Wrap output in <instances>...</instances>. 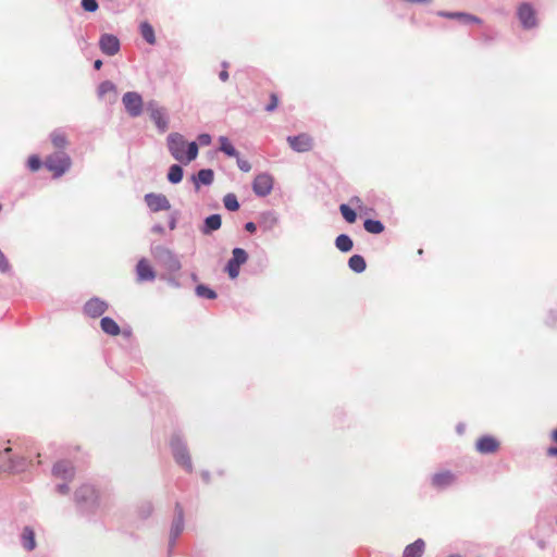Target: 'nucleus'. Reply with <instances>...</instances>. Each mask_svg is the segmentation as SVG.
<instances>
[{"instance_id": "31", "label": "nucleus", "mask_w": 557, "mask_h": 557, "mask_svg": "<svg viewBox=\"0 0 557 557\" xmlns=\"http://www.w3.org/2000/svg\"><path fill=\"white\" fill-rule=\"evenodd\" d=\"M455 20H457L458 22H460L463 25H470V24L481 25L483 23L480 17H478L476 15L467 13V12H457V17H455Z\"/></svg>"}, {"instance_id": "1", "label": "nucleus", "mask_w": 557, "mask_h": 557, "mask_svg": "<svg viewBox=\"0 0 557 557\" xmlns=\"http://www.w3.org/2000/svg\"><path fill=\"white\" fill-rule=\"evenodd\" d=\"M168 149L176 161L188 164L198 156V145L196 141L187 143L180 133H171L166 138Z\"/></svg>"}, {"instance_id": "3", "label": "nucleus", "mask_w": 557, "mask_h": 557, "mask_svg": "<svg viewBox=\"0 0 557 557\" xmlns=\"http://www.w3.org/2000/svg\"><path fill=\"white\" fill-rule=\"evenodd\" d=\"M72 161L70 156L64 151H57L46 158V168L53 173L54 177L62 176L71 168Z\"/></svg>"}, {"instance_id": "25", "label": "nucleus", "mask_w": 557, "mask_h": 557, "mask_svg": "<svg viewBox=\"0 0 557 557\" xmlns=\"http://www.w3.org/2000/svg\"><path fill=\"white\" fill-rule=\"evenodd\" d=\"M22 546L30 552L36 547L35 532L30 527H25L21 534Z\"/></svg>"}, {"instance_id": "17", "label": "nucleus", "mask_w": 557, "mask_h": 557, "mask_svg": "<svg viewBox=\"0 0 557 557\" xmlns=\"http://www.w3.org/2000/svg\"><path fill=\"white\" fill-rule=\"evenodd\" d=\"M475 448L483 455L493 454L499 448V442L491 435H484L476 441Z\"/></svg>"}, {"instance_id": "2", "label": "nucleus", "mask_w": 557, "mask_h": 557, "mask_svg": "<svg viewBox=\"0 0 557 557\" xmlns=\"http://www.w3.org/2000/svg\"><path fill=\"white\" fill-rule=\"evenodd\" d=\"M150 253L153 259L170 273L178 272L182 269L178 257L163 245L152 244Z\"/></svg>"}, {"instance_id": "59", "label": "nucleus", "mask_w": 557, "mask_h": 557, "mask_svg": "<svg viewBox=\"0 0 557 557\" xmlns=\"http://www.w3.org/2000/svg\"><path fill=\"white\" fill-rule=\"evenodd\" d=\"M448 557H462V556H460L458 554H453V555H449Z\"/></svg>"}, {"instance_id": "35", "label": "nucleus", "mask_w": 557, "mask_h": 557, "mask_svg": "<svg viewBox=\"0 0 557 557\" xmlns=\"http://www.w3.org/2000/svg\"><path fill=\"white\" fill-rule=\"evenodd\" d=\"M195 292H196V295L200 298H206V299H215L216 298V293L203 284L197 285Z\"/></svg>"}, {"instance_id": "29", "label": "nucleus", "mask_w": 557, "mask_h": 557, "mask_svg": "<svg viewBox=\"0 0 557 557\" xmlns=\"http://www.w3.org/2000/svg\"><path fill=\"white\" fill-rule=\"evenodd\" d=\"M220 143V151L225 153L228 157H238V151L235 149V147L231 144L227 137L220 136L219 137Z\"/></svg>"}, {"instance_id": "54", "label": "nucleus", "mask_w": 557, "mask_h": 557, "mask_svg": "<svg viewBox=\"0 0 557 557\" xmlns=\"http://www.w3.org/2000/svg\"><path fill=\"white\" fill-rule=\"evenodd\" d=\"M1 264H2V273H4L8 269V262L3 257H2Z\"/></svg>"}, {"instance_id": "24", "label": "nucleus", "mask_w": 557, "mask_h": 557, "mask_svg": "<svg viewBox=\"0 0 557 557\" xmlns=\"http://www.w3.org/2000/svg\"><path fill=\"white\" fill-rule=\"evenodd\" d=\"M425 548L423 540L418 539L413 543L407 545L404 549L403 557H421Z\"/></svg>"}, {"instance_id": "18", "label": "nucleus", "mask_w": 557, "mask_h": 557, "mask_svg": "<svg viewBox=\"0 0 557 557\" xmlns=\"http://www.w3.org/2000/svg\"><path fill=\"white\" fill-rule=\"evenodd\" d=\"M52 474L55 478L71 481L74 478V468L67 461H59L53 466Z\"/></svg>"}, {"instance_id": "8", "label": "nucleus", "mask_w": 557, "mask_h": 557, "mask_svg": "<svg viewBox=\"0 0 557 557\" xmlns=\"http://www.w3.org/2000/svg\"><path fill=\"white\" fill-rule=\"evenodd\" d=\"M146 110L149 112L151 120L156 124L160 133H164L169 127V119L163 108L156 101H149L146 104Z\"/></svg>"}, {"instance_id": "21", "label": "nucleus", "mask_w": 557, "mask_h": 557, "mask_svg": "<svg viewBox=\"0 0 557 557\" xmlns=\"http://www.w3.org/2000/svg\"><path fill=\"white\" fill-rule=\"evenodd\" d=\"M214 173L211 169H202L196 175L191 176L195 188L199 189L200 185L209 186L213 183Z\"/></svg>"}, {"instance_id": "4", "label": "nucleus", "mask_w": 557, "mask_h": 557, "mask_svg": "<svg viewBox=\"0 0 557 557\" xmlns=\"http://www.w3.org/2000/svg\"><path fill=\"white\" fill-rule=\"evenodd\" d=\"M170 444L175 461L186 471L191 472L193 463L185 442L178 435H174Z\"/></svg>"}, {"instance_id": "38", "label": "nucleus", "mask_w": 557, "mask_h": 557, "mask_svg": "<svg viewBox=\"0 0 557 557\" xmlns=\"http://www.w3.org/2000/svg\"><path fill=\"white\" fill-rule=\"evenodd\" d=\"M263 222L267 224V228H272L278 223V218L274 212H267L262 216Z\"/></svg>"}, {"instance_id": "13", "label": "nucleus", "mask_w": 557, "mask_h": 557, "mask_svg": "<svg viewBox=\"0 0 557 557\" xmlns=\"http://www.w3.org/2000/svg\"><path fill=\"white\" fill-rule=\"evenodd\" d=\"M517 14L523 28L530 29L537 25L535 11L529 3L520 4Z\"/></svg>"}, {"instance_id": "26", "label": "nucleus", "mask_w": 557, "mask_h": 557, "mask_svg": "<svg viewBox=\"0 0 557 557\" xmlns=\"http://www.w3.org/2000/svg\"><path fill=\"white\" fill-rule=\"evenodd\" d=\"M100 326L106 334L111 336H116L121 332L117 323L110 317H103L100 321Z\"/></svg>"}, {"instance_id": "48", "label": "nucleus", "mask_w": 557, "mask_h": 557, "mask_svg": "<svg viewBox=\"0 0 557 557\" xmlns=\"http://www.w3.org/2000/svg\"><path fill=\"white\" fill-rule=\"evenodd\" d=\"M55 490L59 494H62V495H66L70 492V487H69L67 483L58 484Z\"/></svg>"}, {"instance_id": "43", "label": "nucleus", "mask_w": 557, "mask_h": 557, "mask_svg": "<svg viewBox=\"0 0 557 557\" xmlns=\"http://www.w3.org/2000/svg\"><path fill=\"white\" fill-rule=\"evenodd\" d=\"M552 438L554 442L557 443V429H555L553 432H552ZM547 455L549 457H557V445L556 446H553V447H549L547 449Z\"/></svg>"}, {"instance_id": "55", "label": "nucleus", "mask_w": 557, "mask_h": 557, "mask_svg": "<svg viewBox=\"0 0 557 557\" xmlns=\"http://www.w3.org/2000/svg\"><path fill=\"white\" fill-rule=\"evenodd\" d=\"M102 65V62L100 60L95 61V69L98 70Z\"/></svg>"}, {"instance_id": "41", "label": "nucleus", "mask_w": 557, "mask_h": 557, "mask_svg": "<svg viewBox=\"0 0 557 557\" xmlns=\"http://www.w3.org/2000/svg\"><path fill=\"white\" fill-rule=\"evenodd\" d=\"M278 104V98L275 94H271L270 102L265 106V111L273 112Z\"/></svg>"}, {"instance_id": "58", "label": "nucleus", "mask_w": 557, "mask_h": 557, "mask_svg": "<svg viewBox=\"0 0 557 557\" xmlns=\"http://www.w3.org/2000/svg\"><path fill=\"white\" fill-rule=\"evenodd\" d=\"M539 546H540L541 548H544V547H545V543H544L543 541H540V542H539Z\"/></svg>"}, {"instance_id": "33", "label": "nucleus", "mask_w": 557, "mask_h": 557, "mask_svg": "<svg viewBox=\"0 0 557 557\" xmlns=\"http://www.w3.org/2000/svg\"><path fill=\"white\" fill-rule=\"evenodd\" d=\"M183 178V169L178 164H173L170 166L168 172V180L172 184H178Z\"/></svg>"}, {"instance_id": "14", "label": "nucleus", "mask_w": 557, "mask_h": 557, "mask_svg": "<svg viewBox=\"0 0 557 557\" xmlns=\"http://www.w3.org/2000/svg\"><path fill=\"white\" fill-rule=\"evenodd\" d=\"M145 202L152 212L170 210L171 203L163 194L149 193L145 195Z\"/></svg>"}, {"instance_id": "28", "label": "nucleus", "mask_w": 557, "mask_h": 557, "mask_svg": "<svg viewBox=\"0 0 557 557\" xmlns=\"http://www.w3.org/2000/svg\"><path fill=\"white\" fill-rule=\"evenodd\" d=\"M348 265H349L350 270L356 273H362L367 268L366 260L360 255L351 256L348 260Z\"/></svg>"}, {"instance_id": "49", "label": "nucleus", "mask_w": 557, "mask_h": 557, "mask_svg": "<svg viewBox=\"0 0 557 557\" xmlns=\"http://www.w3.org/2000/svg\"><path fill=\"white\" fill-rule=\"evenodd\" d=\"M349 205L357 208V209H361L362 207V200L355 196V197H351L350 200H349Z\"/></svg>"}, {"instance_id": "20", "label": "nucleus", "mask_w": 557, "mask_h": 557, "mask_svg": "<svg viewBox=\"0 0 557 557\" xmlns=\"http://www.w3.org/2000/svg\"><path fill=\"white\" fill-rule=\"evenodd\" d=\"M100 47L103 52L112 55L119 51L120 42L115 36L106 34L100 38Z\"/></svg>"}, {"instance_id": "53", "label": "nucleus", "mask_w": 557, "mask_h": 557, "mask_svg": "<svg viewBox=\"0 0 557 557\" xmlns=\"http://www.w3.org/2000/svg\"><path fill=\"white\" fill-rule=\"evenodd\" d=\"M166 281L169 282L170 285L174 286V287H178L180 286V283L173 278V277H166Z\"/></svg>"}, {"instance_id": "7", "label": "nucleus", "mask_w": 557, "mask_h": 557, "mask_svg": "<svg viewBox=\"0 0 557 557\" xmlns=\"http://www.w3.org/2000/svg\"><path fill=\"white\" fill-rule=\"evenodd\" d=\"M122 102L129 116L137 117L143 113L144 101L138 92H125L123 95Z\"/></svg>"}, {"instance_id": "57", "label": "nucleus", "mask_w": 557, "mask_h": 557, "mask_svg": "<svg viewBox=\"0 0 557 557\" xmlns=\"http://www.w3.org/2000/svg\"><path fill=\"white\" fill-rule=\"evenodd\" d=\"M463 429H465V426H463L462 424H459V425L457 426V431H458V433H460V434H461V433L463 432Z\"/></svg>"}, {"instance_id": "45", "label": "nucleus", "mask_w": 557, "mask_h": 557, "mask_svg": "<svg viewBox=\"0 0 557 557\" xmlns=\"http://www.w3.org/2000/svg\"><path fill=\"white\" fill-rule=\"evenodd\" d=\"M436 15L444 18L455 20V17H457V12L437 11Z\"/></svg>"}, {"instance_id": "56", "label": "nucleus", "mask_w": 557, "mask_h": 557, "mask_svg": "<svg viewBox=\"0 0 557 557\" xmlns=\"http://www.w3.org/2000/svg\"><path fill=\"white\" fill-rule=\"evenodd\" d=\"M202 479H203L206 482H209V473H208V472H202Z\"/></svg>"}, {"instance_id": "51", "label": "nucleus", "mask_w": 557, "mask_h": 557, "mask_svg": "<svg viewBox=\"0 0 557 557\" xmlns=\"http://www.w3.org/2000/svg\"><path fill=\"white\" fill-rule=\"evenodd\" d=\"M245 230H246L247 232H249V233H253V232H256L257 226H256V224H255L253 222H247V223L245 224Z\"/></svg>"}, {"instance_id": "47", "label": "nucleus", "mask_w": 557, "mask_h": 557, "mask_svg": "<svg viewBox=\"0 0 557 557\" xmlns=\"http://www.w3.org/2000/svg\"><path fill=\"white\" fill-rule=\"evenodd\" d=\"M177 225V212H174L169 218V228L171 231L175 230Z\"/></svg>"}, {"instance_id": "27", "label": "nucleus", "mask_w": 557, "mask_h": 557, "mask_svg": "<svg viewBox=\"0 0 557 557\" xmlns=\"http://www.w3.org/2000/svg\"><path fill=\"white\" fill-rule=\"evenodd\" d=\"M50 139L52 145L58 149H64L67 146V137L62 129H54L50 134Z\"/></svg>"}, {"instance_id": "42", "label": "nucleus", "mask_w": 557, "mask_h": 557, "mask_svg": "<svg viewBox=\"0 0 557 557\" xmlns=\"http://www.w3.org/2000/svg\"><path fill=\"white\" fill-rule=\"evenodd\" d=\"M235 158L237 159V166L239 168V170H242L243 172H249L251 170V164L249 163V161L240 159L239 156Z\"/></svg>"}, {"instance_id": "11", "label": "nucleus", "mask_w": 557, "mask_h": 557, "mask_svg": "<svg viewBox=\"0 0 557 557\" xmlns=\"http://www.w3.org/2000/svg\"><path fill=\"white\" fill-rule=\"evenodd\" d=\"M273 177L269 173L258 174L252 182V190L259 197L268 196L273 189Z\"/></svg>"}, {"instance_id": "32", "label": "nucleus", "mask_w": 557, "mask_h": 557, "mask_svg": "<svg viewBox=\"0 0 557 557\" xmlns=\"http://www.w3.org/2000/svg\"><path fill=\"white\" fill-rule=\"evenodd\" d=\"M364 230L370 234H381L384 231V225L379 220L368 219L363 223Z\"/></svg>"}, {"instance_id": "5", "label": "nucleus", "mask_w": 557, "mask_h": 557, "mask_svg": "<svg viewBox=\"0 0 557 557\" xmlns=\"http://www.w3.org/2000/svg\"><path fill=\"white\" fill-rule=\"evenodd\" d=\"M247 260L248 253L245 249L237 247L232 250V258L225 265V271L227 272L230 278L235 280L238 277L240 267L245 264Z\"/></svg>"}, {"instance_id": "40", "label": "nucleus", "mask_w": 557, "mask_h": 557, "mask_svg": "<svg viewBox=\"0 0 557 557\" xmlns=\"http://www.w3.org/2000/svg\"><path fill=\"white\" fill-rule=\"evenodd\" d=\"M27 165L32 171H37L41 166V161L37 156H30L28 158Z\"/></svg>"}, {"instance_id": "15", "label": "nucleus", "mask_w": 557, "mask_h": 557, "mask_svg": "<svg viewBox=\"0 0 557 557\" xmlns=\"http://www.w3.org/2000/svg\"><path fill=\"white\" fill-rule=\"evenodd\" d=\"M108 307L109 305L104 300L94 297L85 304L84 312L90 318H98L108 310Z\"/></svg>"}, {"instance_id": "12", "label": "nucleus", "mask_w": 557, "mask_h": 557, "mask_svg": "<svg viewBox=\"0 0 557 557\" xmlns=\"http://www.w3.org/2000/svg\"><path fill=\"white\" fill-rule=\"evenodd\" d=\"M287 143L289 147L296 152H308L313 148V138L307 133H301L296 136H288Z\"/></svg>"}, {"instance_id": "46", "label": "nucleus", "mask_w": 557, "mask_h": 557, "mask_svg": "<svg viewBox=\"0 0 557 557\" xmlns=\"http://www.w3.org/2000/svg\"><path fill=\"white\" fill-rule=\"evenodd\" d=\"M198 141L202 146H208L211 143V136L209 134H200L198 136Z\"/></svg>"}, {"instance_id": "37", "label": "nucleus", "mask_w": 557, "mask_h": 557, "mask_svg": "<svg viewBox=\"0 0 557 557\" xmlns=\"http://www.w3.org/2000/svg\"><path fill=\"white\" fill-rule=\"evenodd\" d=\"M224 207L228 211H236L239 208L238 200L234 194H227L223 198Z\"/></svg>"}, {"instance_id": "52", "label": "nucleus", "mask_w": 557, "mask_h": 557, "mask_svg": "<svg viewBox=\"0 0 557 557\" xmlns=\"http://www.w3.org/2000/svg\"><path fill=\"white\" fill-rule=\"evenodd\" d=\"M228 72H219V78L221 82L225 83L228 79Z\"/></svg>"}, {"instance_id": "39", "label": "nucleus", "mask_w": 557, "mask_h": 557, "mask_svg": "<svg viewBox=\"0 0 557 557\" xmlns=\"http://www.w3.org/2000/svg\"><path fill=\"white\" fill-rule=\"evenodd\" d=\"M82 8L87 12H96L98 3L96 0H82Z\"/></svg>"}, {"instance_id": "9", "label": "nucleus", "mask_w": 557, "mask_h": 557, "mask_svg": "<svg viewBox=\"0 0 557 557\" xmlns=\"http://www.w3.org/2000/svg\"><path fill=\"white\" fill-rule=\"evenodd\" d=\"M26 467V460L12 454L11 448L2 449V471L21 472Z\"/></svg>"}, {"instance_id": "30", "label": "nucleus", "mask_w": 557, "mask_h": 557, "mask_svg": "<svg viewBox=\"0 0 557 557\" xmlns=\"http://www.w3.org/2000/svg\"><path fill=\"white\" fill-rule=\"evenodd\" d=\"M335 246L338 250L343 252H348L352 249L354 244L348 235L341 234L335 239Z\"/></svg>"}, {"instance_id": "50", "label": "nucleus", "mask_w": 557, "mask_h": 557, "mask_svg": "<svg viewBox=\"0 0 557 557\" xmlns=\"http://www.w3.org/2000/svg\"><path fill=\"white\" fill-rule=\"evenodd\" d=\"M151 232L154 233V234L164 235L165 230H164V226L162 224L158 223V224H154L151 227Z\"/></svg>"}, {"instance_id": "16", "label": "nucleus", "mask_w": 557, "mask_h": 557, "mask_svg": "<svg viewBox=\"0 0 557 557\" xmlns=\"http://www.w3.org/2000/svg\"><path fill=\"white\" fill-rule=\"evenodd\" d=\"M136 275L138 282H151L156 278V272L148 260L141 258L136 265Z\"/></svg>"}, {"instance_id": "34", "label": "nucleus", "mask_w": 557, "mask_h": 557, "mask_svg": "<svg viewBox=\"0 0 557 557\" xmlns=\"http://www.w3.org/2000/svg\"><path fill=\"white\" fill-rule=\"evenodd\" d=\"M140 33H141V36L145 38V40L148 44H150V45L154 44V41H156L154 32H153L152 26L149 23L143 22L140 24Z\"/></svg>"}, {"instance_id": "10", "label": "nucleus", "mask_w": 557, "mask_h": 557, "mask_svg": "<svg viewBox=\"0 0 557 557\" xmlns=\"http://www.w3.org/2000/svg\"><path fill=\"white\" fill-rule=\"evenodd\" d=\"M75 502L83 509L91 508L97 502V493L94 486L89 484L82 485L75 492Z\"/></svg>"}, {"instance_id": "44", "label": "nucleus", "mask_w": 557, "mask_h": 557, "mask_svg": "<svg viewBox=\"0 0 557 557\" xmlns=\"http://www.w3.org/2000/svg\"><path fill=\"white\" fill-rule=\"evenodd\" d=\"M152 510H153V507H152L151 503H145L140 507V513L144 518L149 517L151 515Z\"/></svg>"}, {"instance_id": "22", "label": "nucleus", "mask_w": 557, "mask_h": 557, "mask_svg": "<svg viewBox=\"0 0 557 557\" xmlns=\"http://www.w3.org/2000/svg\"><path fill=\"white\" fill-rule=\"evenodd\" d=\"M98 97L108 102H114L116 100L115 86L109 81L101 83L98 87Z\"/></svg>"}, {"instance_id": "23", "label": "nucleus", "mask_w": 557, "mask_h": 557, "mask_svg": "<svg viewBox=\"0 0 557 557\" xmlns=\"http://www.w3.org/2000/svg\"><path fill=\"white\" fill-rule=\"evenodd\" d=\"M222 219L220 214H211L205 219L203 225L201 226V233L209 235L221 227Z\"/></svg>"}, {"instance_id": "36", "label": "nucleus", "mask_w": 557, "mask_h": 557, "mask_svg": "<svg viewBox=\"0 0 557 557\" xmlns=\"http://www.w3.org/2000/svg\"><path fill=\"white\" fill-rule=\"evenodd\" d=\"M339 211H341L343 218L348 223H354L356 221L357 214H356L355 210L349 205H345V203L341 205Z\"/></svg>"}, {"instance_id": "19", "label": "nucleus", "mask_w": 557, "mask_h": 557, "mask_svg": "<svg viewBox=\"0 0 557 557\" xmlns=\"http://www.w3.org/2000/svg\"><path fill=\"white\" fill-rule=\"evenodd\" d=\"M456 476L451 471H442L432 476V485L436 488H446L454 484Z\"/></svg>"}, {"instance_id": "6", "label": "nucleus", "mask_w": 557, "mask_h": 557, "mask_svg": "<svg viewBox=\"0 0 557 557\" xmlns=\"http://www.w3.org/2000/svg\"><path fill=\"white\" fill-rule=\"evenodd\" d=\"M185 528L184 522V510L180 504L175 506V516L171 524L170 529V537H169V553L172 552L173 547L176 544L177 539L181 536Z\"/></svg>"}]
</instances>
